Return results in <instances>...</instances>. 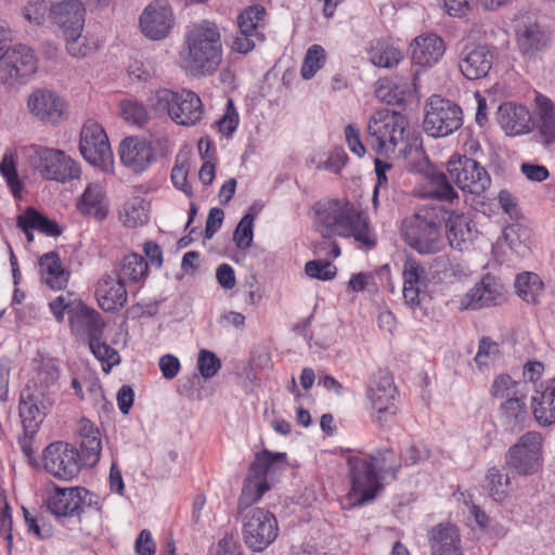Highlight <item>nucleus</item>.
Returning a JSON list of instances; mask_svg holds the SVG:
<instances>
[{
    "label": "nucleus",
    "instance_id": "obj_63",
    "mask_svg": "<svg viewBox=\"0 0 555 555\" xmlns=\"http://www.w3.org/2000/svg\"><path fill=\"white\" fill-rule=\"evenodd\" d=\"M345 137L349 150L359 157L364 156L366 150L361 141L359 128L352 124L347 125Z\"/></svg>",
    "mask_w": 555,
    "mask_h": 555
},
{
    "label": "nucleus",
    "instance_id": "obj_58",
    "mask_svg": "<svg viewBox=\"0 0 555 555\" xmlns=\"http://www.w3.org/2000/svg\"><path fill=\"white\" fill-rule=\"evenodd\" d=\"M121 115L126 121L139 126L147 120L145 107L137 101H124L121 103Z\"/></svg>",
    "mask_w": 555,
    "mask_h": 555
},
{
    "label": "nucleus",
    "instance_id": "obj_59",
    "mask_svg": "<svg viewBox=\"0 0 555 555\" xmlns=\"http://www.w3.org/2000/svg\"><path fill=\"white\" fill-rule=\"evenodd\" d=\"M66 39L67 52L74 57H86L91 54L95 47L91 44L81 33L77 36H64Z\"/></svg>",
    "mask_w": 555,
    "mask_h": 555
},
{
    "label": "nucleus",
    "instance_id": "obj_41",
    "mask_svg": "<svg viewBox=\"0 0 555 555\" xmlns=\"http://www.w3.org/2000/svg\"><path fill=\"white\" fill-rule=\"evenodd\" d=\"M15 157L16 156L14 152L5 151L0 162V173L5 180V183L14 198L21 199L22 192L24 189V182L21 180L18 176Z\"/></svg>",
    "mask_w": 555,
    "mask_h": 555
},
{
    "label": "nucleus",
    "instance_id": "obj_55",
    "mask_svg": "<svg viewBox=\"0 0 555 555\" xmlns=\"http://www.w3.org/2000/svg\"><path fill=\"white\" fill-rule=\"evenodd\" d=\"M25 211L30 222L28 225L35 227V230H38L49 236L55 237L61 235L62 231L54 220L48 219L33 207L26 208Z\"/></svg>",
    "mask_w": 555,
    "mask_h": 555
},
{
    "label": "nucleus",
    "instance_id": "obj_48",
    "mask_svg": "<svg viewBox=\"0 0 555 555\" xmlns=\"http://www.w3.org/2000/svg\"><path fill=\"white\" fill-rule=\"evenodd\" d=\"M269 489L267 480H254L251 477H246L238 499V508H247L257 503Z\"/></svg>",
    "mask_w": 555,
    "mask_h": 555
},
{
    "label": "nucleus",
    "instance_id": "obj_46",
    "mask_svg": "<svg viewBox=\"0 0 555 555\" xmlns=\"http://www.w3.org/2000/svg\"><path fill=\"white\" fill-rule=\"evenodd\" d=\"M548 37L538 24L525 26L519 34L518 43L525 53H533L546 46Z\"/></svg>",
    "mask_w": 555,
    "mask_h": 555
},
{
    "label": "nucleus",
    "instance_id": "obj_34",
    "mask_svg": "<svg viewBox=\"0 0 555 555\" xmlns=\"http://www.w3.org/2000/svg\"><path fill=\"white\" fill-rule=\"evenodd\" d=\"M60 370L53 359H43L36 367V375L33 378L31 390L48 395L53 398L57 389Z\"/></svg>",
    "mask_w": 555,
    "mask_h": 555
},
{
    "label": "nucleus",
    "instance_id": "obj_3",
    "mask_svg": "<svg viewBox=\"0 0 555 555\" xmlns=\"http://www.w3.org/2000/svg\"><path fill=\"white\" fill-rule=\"evenodd\" d=\"M221 34L216 23L203 20L189 26L179 57L181 67L196 77L212 75L222 62Z\"/></svg>",
    "mask_w": 555,
    "mask_h": 555
},
{
    "label": "nucleus",
    "instance_id": "obj_19",
    "mask_svg": "<svg viewBox=\"0 0 555 555\" xmlns=\"http://www.w3.org/2000/svg\"><path fill=\"white\" fill-rule=\"evenodd\" d=\"M173 25V14L166 1L150 3L140 16L142 33L152 40H160L168 36Z\"/></svg>",
    "mask_w": 555,
    "mask_h": 555
},
{
    "label": "nucleus",
    "instance_id": "obj_20",
    "mask_svg": "<svg viewBox=\"0 0 555 555\" xmlns=\"http://www.w3.org/2000/svg\"><path fill=\"white\" fill-rule=\"evenodd\" d=\"M403 299L413 310L421 308L426 299L428 278L426 269L415 259L409 258L403 263Z\"/></svg>",
    "mask_w": 555,
    "mask_h": 555
},
{
    "label": "nucleus",
    "instance_id": "obj_9",
    "mask_svg": "<svg viewBox=\"0 0 555 555\" xmlns=\"http://www.w3.org/2000/svg\"><path fill=\"white\" fill-rule=\"evenodd\" d=\"M542 435L538 431H527L506 451L505 465L520 476H530L542 466Z\"/></svg>",
    "mask_w": 555,
    "mask_h": 555
},
{
    "label": "nucleus",
    "instance_id": "obj_22",
    "mask_svg": "<svg viewBox=\"0 0 555 555\" xmlns=\"http://www.w3.org/2000/svg\"><path fill=\"white\" fill-rule=\"evenodd\" d=\"M89 491L85 488L56 487L47 500L49 511L56 517L79 516L83 509Z\"/></svg>",
    "mask_w": 555,
    "mask_h": 555
},
{
    "label": "nucleus",
    "instance_id": "obj_18",
    "mask_svg": "<svg viewBox=\"0 0 555 555\" xmlns=\"http://www.w3.org/2000/svg\"><path fill=\"white\" fill-rule=\"evenodd\" d=\"M503 299V285L495 276L486 274L459 300L461 310H479L496 306Z\"/></svg>",
    "mask_w": 555,
    "mask_h": 555
},
{
    "label": "nucleus",
    "instance_id": "obj_6",
    "mask_svg": "<svg viewBox=\"0 0 555 555\" xmlns=\"http://www.w3.org/2000/svg\"><path fill=\"white\" fill-rule=\"evenodd\" d=\"M409 120L405 115L389 108L376 111L367 121L369 144L377 155L393 154L408 137Z\"/></svg>",
    "mask_w": 555,
    "mask_h": 555
},
{
    "label": "nucleus",
    "instance_id": "obj_2",
    "mask_svg": "<svg viewBox=\"0 0 555 555\" xmlns=\"http://www.w3.org/2000/svg\"><path fill=\"white\" fill-rule=\"evenodd\" d=\"M400 465L389 448L372 454L348 455V478L351 485L347 495L348 504L353 507L373 501L383 488L380 480L384 475L390 473L396 476Z\"/></svg>",
    "mask_w": 555,
    "mask_h": 555
},
{
    "label": "nucleus",
    "instance_id": "obj_25",
    "mask_svg": "<svg viewBox=\"0 0 555 555\" xmlns=\"http://www.w3.org/2000/svg\"><path fill=\"white\" fill-rule=\"evenodd\" d=\"M410 49L413 63L422 67H431L443 56L446 43L437 34L424 33L412 40Z\"/></svg>",
    "mask_w": 555,
    "mask_h": 555
},
{
    "label": "nucleus",
    "instance_id": "obj_13",
    "mask_svg": "<svg viewBox=\"0 0 555 555\" xmlns=\"http://www.w3.org/2000/svg\"><path fill=\"white\" fill-rule=\"evenodd\" d=\"M278 521L273 514L262 508L250 509L243 520V539L254 552H261L278 537Z\"/></svg>",
    "mask_w": 555,
    "mask_h": 555
},
{
    "label": "nucleus",
    "instance_id": "obj_32",
    "mask_svg": "<svg viewBox=\"0 0 555 555\" xmlns=\"http://www.w3.org/2000/svg\"><path fill=\"white\" fill-rule=\"evenodd\" d=\"M40 274L42 282L52 289H62L66 287L69 272L62 264L59 254L49 251L39 259Z\"/></svg>",
    "mask_w": 555,
    "mask_h": 555
},
{
    "label": "nucleus",
    "instance_id": "obj_15",
    "mask_svg": "<svg viewBox=\"0 0 555 555\" xmlns=\"http://www.w3.org/2000/svg\"><path fill=\"white\" fill-rule=\"evenodd\" d=\"M79 150L89 164L104 171H108L113 167V152L107 135L100 125L93 121L83 125Z\"/></svg>",
    "mask_w": 555,
    "mask_h": 555
},
{
    "label": "nucleus",
    "instance_id": "obj_31",
    "mask_svg": "<svg viewBox=\"0 0 555 555\" xmlns=\"http://www.w3.org/2000/svg\"><path fill=\"white\" fill-rule=\"evenodd\" d=\"M69 325L76 334H87L89 341L102 338L104 323L101 315L87 306H75V311H70Z\"/></svg>",
    "mask_w": 555,
    "mask_h": 555
},
{
    "label": "nucleus",
    "instance_id": "obj_12",
    "mask_svg": "<svg viewBox=\"0 0 555 555\" xmlns=\"http://www.w3.org/2000/svg\"><path fill=\"white\" fill-rule=\"evenodd\" d=\"M450 180L462 191L482 194L491 183L487 170L475 159L465 155H452L447 162Z\"/></svg>",
    "mask_w": 555,
    "mask_h": 555
},
{
    "label": "nucleus",
    "instance_id": "obj_38",
    "mask_svg": "<svg viewBox=\"0 0 555 555\" xmlns=\"http://www.w3.org/2000/svg\"><path fill=\"white\" fill-rule=\"evenodd\" d=\"M149 203L140 197L129 198L119 212L120 221L128 228H137L143 225L149 220Z\"/></svg>",
    "mask_w": 555,
    "mask_h": 555
},
{
    "label": "nucleus",
    "instance_id": "obj_30",
    "mask_svg": "<svg viewBox=\"0 0 555 555\" xmlns=\"http://www.w3.org/2000/svg\"><path fill=\"white\" fill-rule=\"evenodd\" d=\"M524 399V396L512 397L501 403L499 422L505 431L514 434L526 427L529 413Z\"/></svg>",
    "mask_w": 555,
    "mask_h": 555
},
{
    "label": "nucleus",
    "instance_id": "obj_33",
    "mask_svg": "<svg viewBox=\"0 0 555 555\" xmlns=\"http://www.w3.org/2000/svg\"><path fill=\"white\" fill-rule=\"evenodd\" d=\"M532 400L537 422L542 426L555 423V378L542 386V390L538 391Z\"/></svg>",
    "mask_w": 555,
    "mask_h": 555
},
{
    "label": "nucleus",
    "instance_id": "obj_35",
    "mask_svg": "<svg viewBox=\"0 0 555 555\" xmlns=\"http://www.w3.org/2000/svg\"><path fill=\"white\" fill-rule=\"evenodd\" d=\"M446 228L449 244L452 248L457 250L468 248L473 238V231L467 216L452 212L446 222Z\"/></svg>",
    "mask_w": 555,
    "mask_h": 555
},
{
    "label": "nucleus",
    "instance_id": "obj_47",
    "mask_svg": "<svg viewBox=\"0 0 555 555\" xmlns=\"http://www.w3.org/2000/svg\"><path fill=\"white\" fill-rule=\"evenodd\" d=\"M486 479L491 498L495 502L504 501L509 492L511 479L508 475L498 467H491L487 472Z\"/></svg>",
    "mask_w": 555,
    "mask_h": 555
},
{
    "label": "nucleus",
    "instance_id": "obj_40",
    "mask_svg": "<svg viewBox=\"0 0 555 555\" xmlns=\"http://www.w3.org/2000/svg\"><path fill=\"white\" fill-rule=\"evenodd\" d=\"M452 183L448 172H431L428 176L427 195L438 201L452 203L457 198V192Z\"/></svg>",
    "mask_w": 555,
    "mask_h": 555
},
{
    "label": "nucleus",
    "instance_id": "obj_56",
    "mask_svg": "<svg viewBox=\"0 0 555 555\" xmlns=\"http://www.w3.org/2000/svg\"><path fill=\"white\" fill-rule=\"evenodd\" d=\"M305 271L312 279L330 281L335 278L337 268L327 260H310L306 263Z\"/></svg>",
    "mask_w": 555,
    "mask_h": 555
},
{
    "label": "nucleus",
    "instance_id": "obj_27",
    "mask_svg": "<svg viewBox=\"0 0 555 555\" xmlns=\"http://www.w3.org/2000/svg\"><path fill=\"white\" fill-rule=\"evenodd\" d=\"M431 555H464L460 530L452 524H439L428 534Z\"/></svg>",
    "mask_w": 555,
    "mask_h": 555
},
{
    "label": "nucleus",
    "instance_id": "obj_37",
    "mask_svg": "<svg viewBox=\"0 0 555 555\" xmlns=\"http://www.w3.org/2000/svg\"><path fill=\"white\" fill-rule=\"evenodd\" d=\"M80 448L85 461L93 465L100 460L102 443L100 431L89 421H82L79 424Z\"/></svg>",
    "mask_w": 555,
    "mask_h": 555
},
{
    "label": "nucleus",
    "instance_id": "obj_36",
    "mask_svg": "<svg viewBox=\"0 0 555 555\" xmlns=\"http://www.w3.org/2000/svg\"><path fill=\"white\" fill-rule=\"evenodd\" d=\"M286 466L285 453H273L263 450L257 453L249 466V474L254 480H267V476L273 475L278 469Z\"/></svg>",
    "mask_w": 555,
    "mask_h": 555
},
{
    "label": "nucleus",
    "instance_id": "obj_50",
    "mask_svg": "<svg viewBox=\"0 0 555 555\" xmlns=\"http://www.w3.org/2000/svg\"><path fill=\"white\" fill-rule=\"evenodd\" d=\"M101 339H92L89 341V347L93 356L102 363L103 371L108 373L114 365L120 362V357L114 348L101 341Z\"/></svg>",
    "mask_w": 555,
    "mask_h": 555
},
{
    "label": "nucleus",
    "instance_id": "obj_44",
    "mask_svg": "<svg viewBox=\"0 0 555 555\" xmlns=\"http://www.w3.org/2000/svg\"><path fill=\"white\" fill-rule=\"evenodd\" d=\"M370 61L377 67L391 68L398 65L403 54L400 49L386 42H377L369 52Z\"/></svg>",
    "mask_w": 555,
    "mask_h": 555
},
{
    "label": "nucleus",
    "instance_id": "obj_29",
    "mask_svg": "<svg viewBox=\"0 0 555 555\" xmlns=\"http://www.w3.org/2000/svg\"><path fill=\"white\" fill-rule=\"evenodd\" d=\"M498 122L507 135H519L530 130V114L522 106L512 102L503 103L498 108Z\"/></svg>",
    "mask_w": 555,
    "mask_h": 555
},
{
    "label": "nucleus",
    "instance_id": "obj_5",
    "mask_svg": "<svg viewBox=\"0 0 555 555\" xmlns=\"http://www.w3.org/2000/svg\"><path fill=\"white\" fill-rule=\"evenodd\" d=\"M149 104L156 114L168 115L173 122L184 127L195 126L204 116L201 98L189 89H159L150 96Z\"/></svg>",
    "mask_w": 555,
    "mask_h": 555
},
{
    "label": "nucleus",
    "instance_id": "obj_57",
    "mask_svg": "<svg viewBox=\"0 0 555 555\" xmlns=\"http://www.w3.org/2000/svg\"><path fill=\"white\" fill-rule=\"evenodd\" d=\"M430 457V450L423 442L412 443L402 455L404 466L421 465Z\"/></svg>",
    "mask_w": 555,
    "mask_h": 555
},
{
    "label": "nucleus",
    "instance_id": "obj_51",
    "mask_svg": "<svg viewBox=\"0 0 555 555\" xmlns=\"http://www.w3.org/2000/svg\"><path fill=\"white\" fill-rule=\"evenodd\" d=\"M500 354V345L489 337H482L478 344V351L475 356V362L478 369L482 371L499 360Z\"/></svg>",
    "mask_w": 555,
    "mask_h": 555
},
{
    "label": "nucleus",
    "instance_id": "obj_61",
    "mask_svg": "<svg viewBox=\"0 0 555 555\" xmlns=\"http://www.w3.org/2000/svg\"><path fill=\"white\" fill-rule=\"evenodd\" d=\"M197 364L202 376L205 378L215 376L221 366L220 360L216 354L205 349L199 351Z\"/></svg>",
    "mask_w": 555,
    "mask_h": 555
},
{
    "label": "nucleus",
    "instance_id": "obj_16",
    "mask_svg": "<svg viewBox=\"0 0 555 555\" xmlns=\"http://www.w3.org/2000/svg\"><path fill=\"white\" fill-rule=\"evenodd\" d=\"M26 107L34 119L46 125L56 126L67 118L63 98L47 88L33 90L27 96Z\"/></svg>",
    "mask_w": 555,
    "mask_h": 555
},
{
    "label": "nucleus",
    "instance_id": "obj_53",
    "mask_svg": "<svg viewBox=\"0 0 555 555\" xmlns=\"http://www.w3.org/2000/svg\"><path fill=\"white\" fill-rule=\"evenodd\" d=\"M254 215L246 214L238 222L233 234V241L237 248L246 249L251 246L254 238Z\"/></svg>",
    "mask_w": 555,
    "mask_h": 555
},
{
    "label": "nucleus",
    "instance_id": "obj_54",
    "mask_svg": "<svg viewBox=\"0 0 555 555\" xmlns=\"http://www.w3.org/2000/svg\"><path fill=\"white\" fill-rule=\"evenodd\" d=\"M410 91L409 85L398 86L391 82L380 85L376 89V96L387 104H401Z\"/></svg>",
    "mask_w": 555,
    "mask_h": 555
},
{
    "label": "nucleus",
    "instance_id": "obj_10",
    "mask_svg": "<svg viewBox=\"0 0 555 555\" xmlns=\"http://www.w3.org/2000/svg\"><path fill=\"white\" fill-rule=\"evenodd\" d=\"M37 62L30 48L24 44L13 46L0 59V83L12 90L25 85L36 73Z\"/></svg>",
    "mask_w": 555,
    "mask_h": 555
},
{
    "label": "nucleus",
    "instance_id": "obj_11",
    "mask_svg": "<svg viewBox=\"0 0 555 555\" xmlns=\"http://www.w3.org/2000/svg\"><path fill=\"white\" fill-rule=\"evenodd\" d=\"M397 388L391 376L384 372L373 375L366 386V399L370 402L371 417L383 426L398 412Z\"/></svg>",
    "mask_w": 555,
    "mask_h": 555
},
{
    "label": "nucleus",
    "instance_id": "obj_14",
    "mask_svg": "<svg viewBox=\"0 0 555 555\" xmlns=\"http://www.w3.org/2000/svg\"><path fill=\"white\" fill-rule=\"evenodd\" d=\"M47 473L61 480H72L80 472L81 457L78 450L67 442L50 443L42 454Z\"/></svg>",
    "mask_w": 555,
    "mask_h": 555
},
{
    "label": "nucleus",
    "instance_id": "obj_21",
    "mask_svg": "<svg viewBox=\"0 0 555 555\" xmlns=\"http://www.w3.org/2000/svg\"><path fill=\"white\" fill-rule=\"evenodd\" d=\"M85 15V5L79 0H63L50 8V18L63 36H77L82 33Z\"/></svg>",
    "mask_w": 555,
    "mask_h": 555
},
{
    "label": "nucleus",
    "instance_id": "obj_49",
    "mask_svg": "<svg viewBox=\"0 0 555 555\" xmlns=\"http://www.w3.org/2000/svg\"><path fill=\"white\" fill-rule=\"evenodd\" d=\"M325 50L319 46H311L306 52L302 66L300 69L301 77L306 80L311 79L319 69L325 64Z\"/></svg>",
    "mask_w": 555,
    "mask_h": 555
},
{
    "label": "nucleus",
    "instance_id": "obj_17",
    "mask_svg": "<svg viewBox=\"0 0 555 555\" xmlns=\"http://www.w3.org/2000/svg\"><path fill=\"white\" fill-rule=\"evenodd\" d=\"M53 402L54 398H49L48 395L31 390L30 385H27L22 390L18 411L24 431L27 436H34L38 431L47 411Z\"/></svg>",
    "mask_w": 555,
    "mask_h": 555
},
{
    "label": "nucleus",
    "instance_id": "obj_4",
    "mask_svg": "<svg viewBox=\"0 0 555 555\" xmlns=\"http://www.w3.org/2000/svg\"><path fill=\"white\" fill-rule=\"evenodd\" d=\"M400 232L403 241L421 255L437 254L444 246L441 223L434 207L423 206L404 218Z\"/></svg>",
    "mask_w": 555,
    "mask_h": 555
},
{
    "label": "nucleus",
    "instance_id": "obj_64",
    "mask_svg": "<svg viewBox=\"0 0 555 555\" xmlns=\"http://www.w3.org/2000/svg\"><path fill=\"white\" fill-rule=\"evenodd\" d=\"M134 550L138 555H155L156 544L147 529H143L139 533L134 542Z\"/></svg>",
    "mask_w": 555,
    "mask_h": 555
},
{
    "label": "nucleus",
    "instance_id": "obj_26",
    "mask_svg": "<svg viewBox=\"0 0 555 555\" xmlns=\"http://www.w3.org/2000/svg\"><path fill=\"white\" fill-rule=\"evenodd\" d=\"M95 296L99 306L104 311H115L124 307L127 302V291L125 282L118 276L104 274L98 282Z\"/></svg>",
    "mask_w": 555,
    "mask_h": 555
},
{
    "label": "nucleus",
    "instance_id": "obj_8",
    "mask_svg": "<svg viewBox=\"0 0 555 555\" xmlns=\"http://www.w3.org/2000/svg\"><path fill=\"white\" fill-rule=\"evenodd\" d=\"M463 125L462 108L454 102L439 95L429 98L425 105L424 131L434 138L452 134Z\"/></svg>",
    "mask_w": 555,
    "mask_h": 555
},
{
    "label": "nucleus",
    "instance_id": "obj_23",
    "mask_svg": "<svg viewBox=\"0 0 555 555\" xmlns=\"http://www.w3.org/2000/svg\"><path fill=\"white\" fill-rule=\"evenodd\" d=\"M493 65V53L486 46L465 47L459 56V69L468 80L488 76Z\"/></svg>",
    "mask_w": 555,
    "mask_h": 555
},
{
    "label": "nucleus",
    "instance_id": "obj_52",
    "mask_svg": "<svg viewBox=\"0 0 555 555\" xmlns=\"http://www.w3.org/2000/svg\"><path fill=\"white\" fill-rule=\"evenodd\" d=\"M519 387V382L513 380L509 375L502 374L494 378L491 386V395L505 400L512 397H521Z\"/></svg>",
    "mask_w": 555,
    "mask_h": 555
},
{
    "label": "nucleus",
    "instance_id": "obj_43",
    "mask_svg": "<svg viewBox=\"0 0 555 555\" xmlns=\"http://www.w3.org/2000/svg\"><path fill=\"white\" fill-rule=\"evenodd\" d=\"M264 9L261 5H250L243 10L237 16V26L241 35L258 37L263 40V36L258 28L264 16Z\"/></svg>",
    "mask_w": 555,
    "mask_h": 555
},
{
    "label": "nucleus",
    "instance_id": "obj_39",
    "mask_svg": "<svg viewBox=\"0 0 555 555\" xmlns=\"http://www.w3.org/2000/svg\"><path fill=\"white\" fill-rule=\"evenodd\" d=\"M515 288L517 295L528 304H537L543 293V282L538 274L524 272L516 276Z\"/></svg>",
    "mask_w": 555,
    "mask_h": 555
},
{
    "label": "nucleus",
    "instance_id": "obj_42",
    "mask_svg": "<svg viewBox=\"0 0 555 555\" xmlns=\"http://www.w3.org/2000/svg\"><path fill=\"white\" fill-rule=\"evenodd\" d=\"M149 264L143 256L130 254L124 257L117 276L129 282H139L146 276Z\"/></svg>",
    "mask_w": 555,
    "mask_h": 555
},
{
    "label": "nucleus",
    "instance_id": "obj_24",
    "mask_svg": "<svg viewBox=\"0 0 555 555\" xmlns=\"http://www.w3.org/2000/svg\"><path fill=\"white\" fill-rule=\"evenodd\" d=\"M121 163L133 172L140 173L155 160V153L152 144L134 137L126 138L119 146Z\"/></svg>",
    "mask_w": 555,
    "mask_h": 555
},
{
    "label": "nucleus",
    "instance_id": "obj_60",
    "mask_svg": "<svg viewBox=\"0 0 555 555\" xmlns=\"http://www.w3.org/2000/svg\"><path fill=\"white\" fill-rule=\"evenodd\" d=\"M51 4L46 0H33L23 10L26 20L35 24L43 23L47 14H50Z\"/></svg>",
    "mask_w": 555,
    "mask_h": 555
},
{
    "label": "nucleus",
    "instance_id": "obj_45",
    "mask_svg": "<svg viewBox=\"0 0 555 555\" xmlns=\"http://www.w3.org/2000/svg\"><path fill=\"white\" fill-rule=\"evenodd\" d=\"M103 189L98 183H92L87 186L78 203V208L82 214L94 215L96 218L102 219L105 217V211L100 206L103 199Z\"/></svg>",
    "mask_w": 555,
    "mask_h": 555
},
{
    "label": "nucleus",
    "instance_id": "obj_1",
    "mask_svg": "<svg viewBox=\"0 0 555 555\" xmlns=\"http://www.w3.org/2000/svg\"><path fill=\"white\" fill-rule=\"evenodd\" d=\"M313 211L314 230L323 238L315 246L317 254H324L332 258L339 257L340 248L332 240L334 236L353 237L366 248L376 245L367 219L351 202L324 198L313 205Z\"/></svg>",
    "mask_w": 555,
    "mask_h": 555
},
{
    "label": "nucleus",
    "instance_id": "obj_62",
    "mask_svg": "<svg viewBox=\"0 0 555 555\" xmlns=\"http://www.w3.org/2000/svg\"><path fill=\"white\" fill-rule=\"evenodd\" d=\"M12 516L11 508L8 505L5 498L0 494V533L4 535L8 541V546L12 545Z\"/></svg>",
    "mask_w": 555,
    "mask_h": 555
},
{
    "label": "nucleus",
    "instance_id": "obj_7",
    "mask_svg": "<svg viewBox=\"0 0 555 555\" xmlns=\"http://www.w3.org/2000/svg\"><path fill=\"white\" fill-rule=\"evenodd\" d=\"M24 154L29 166L46 180L66 182L80 175L77 163L62 150L30 144L24 147Z\"/></svg>",
    "mask_w": 555,
    "mask_h": 555
},
{
    "label": "nucleus",
    "instance_id": "obj_28",
    "mask_svg": "<svg viewBox=\"0 0 555 555\" xmlns=\"http://www.w3.org/2000/svg\"><path fill=\"white\" fill-rule=\"evenodd\" d=\"M534 141L543 146L555 143V112L552 102L537 96V113L532 124Z\"/></svg>",
    "mask_w": 555,
    "mask_h": 555
}]
</instances>
